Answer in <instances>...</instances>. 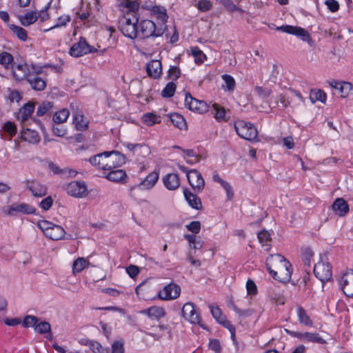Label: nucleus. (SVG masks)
<instances>
[{
	"label": "nucleus",
	"mask_w": 353,
	"mask_h": 353,
	"mask_svg": "<svg viewBox=\"0 0 353 353\" xmlns=\"http://www.w3.org/2000/svg\"><path fill=\"white\" fill-rule=\"evenodd\" d=\"M26 188L35 197H42L47 194L46 187L39 182L26 181Z\"/></svg>",
	"instance_id": "obj_20"
},
{
	"label": "nucleus",
	"mask_w": 353,
	"mask_h": 353,
	"mask_svg": "<svg viewBox=\"0 0 353 353\" xmlns=\"http://www.w3.org/2000/svg\"><path fill=\"white\" fill-rule=\"evenodd\" d=\"M220 185L225 190L228 199H229V200L232 199L234 196V192H233V189H232V187L231 186V185L224 180H222L220 182Z\"/></svg>",
	"instance_id": "obj_56"
},
{
	"label": "nucleus",
	"mask_w": 353,
	"mask_h": 353,
	"mask_svg": "<svg viewBox=\"0 0 353 353\" xmlns=\"http://www.w3.org/2000/svg\"><path fill=\"white\" fill-rule=\"evenodd\" d=\"M139 14L123 15L119 19V28L123 34L130 39H134L138 37V21Z\"/></svg>",
	"instance_id": "obj_3"
},
{
	"label": "nucleus",
	"mask_w": 353,
	"mask_h": 353,
	"mask_svg": "<svg viewBox=\"0 0 353 353\" xmlns=\"http://www.w3.org/2000/svg\"><path fill=\"white\" fill-rule=\"evenodd\" d=\"M187 228L189 231H191L194 234H198L201 230V223L197 221H192L189 225H187Z\"/></svg>",
	"instance_id": "obj_63"
},
{
	"label": "nucleus",
	"mask_w": 353,
	"mask_h": 353,
	"mask_svg": "<svg viewBox=\"0 0 353 353\" xmlns=\"http://www.w3.org/2000/svg\"><path fill=\"white\" fill-rule=\"evenodd\" d=\"M334 212L339 216H345L349 212V205L343 198L336 199L332 205Z\"/></svg>",
	"instance_id": "obj_22"
},
{
	"label": "nucleus",
	"mask_w": 353,
	"mask_h": 353,
	"mask_svg": "<svg viewBox=\"0 0 353 353\" xmlns=\"http://www.w3.org/2000/svg\"><path fill=\"white\" fill-rule=\"evenodd\" d=\"M229 12L238 11L240 13H244L245 11L238 8L232 0H225L222 4Z\"/></svg>",
	"instance_id": "obj_53"
},
{
	"label": "nucleus",
	"mask_w": 353,
	"mask_h": 353,
	"mask_svg": "<svg viewBox=\"0 0 353 353\" xmlns=\"http://www.w3.org/2000/svg\"><path fill=\"white\" fill-rule=\"evenodd\" d=\"M54 106V103L50 101H43L38 107L37 110V115L43 117L45 114L50 113Z\"/></svg>",
	"instance_id": "obj_35"
},
{
	"label": "nucleus",
	"mask_w": 353,
	"mask_h": 353,
	"mask_svg": "<svg viewBox=\"0 0 353 353\" xmlns=\"http://www.w3.org/2000/svg\"><path fill=\"white\" fill-rule=\"evenodd\" d=\"M73 123L78 130H85L88 128V121L84 118L81 111L73 112Z\"/></svg>",
	"instance_id": "obj_25"
},
{
	"label": "nucleus",
	"mask_w": 353,
	"mask_h": 353,
	"mask_svg": "<svg viewBox=\"0 0 353 353\" xmlns=\"http://www.w3.org/2000/svg\"><path fill=\"white\" fill-rule=\"evenodd\" d=\"M126 147L134 154L145 156L149 154V148L145 144L127 143Z\"/></svg>",
	"instance_id": "obj_32"
},
{
	"label": "nucleus",
	"mask_w": 353,
	"mask_h": 353,
	"mask_svg": "<svg viewBox=\"0 0 353 353\" xmlns=\"http://www.w3.org/2000/svg\"><path fill=\"white\" fill-rule=\"evenodd\" d=\"M27 81L29 83L31 88L37 91H42L46 87V81L38 76H30L28 77Z\"/></svg>",
	"instance_id": "obj_31"
},
{
	"label": "nucleus",
	"mask_w": 353,
	"mask_h": 353,
	"mask_svg": "<svg viewBox=\"0 0 353 353\" xmlns=\"http://www.w3.org/2000/svg\"><path fill=\"white\" fill-rule=\"evenodd\" d=\"M185 105L190 110L203 114L208 110V105L203 101H199L193 98L190 93H186Z\"/></svg>",
	"instance_id": "obj_13"
},
{
	"label": "nucleus",
	"mask_w": 353,
	"mask_h": 353,
	"mask_svg": "<svg viewBox=\"0 0 353 353\" xmlns=\"http://www.w3.org/2000/svg\"><path fill=\"white\" fill-rule=\"evenodd\" d=\"M165 186L170 190H174L180 185V179L178 174L174 173L168 174L163 178Z\"/></svg>",
	"instance_id": "obj_23"
},
{
	"label": "nucleus",
	"mask_w": 353,
	"mask_h": 353,
	"mask_svg": "<svg viewBox=\"0 0 353 353\" xmlns=\"http://www.w3.org/2000/svg\"><path fill=\"white\" fill-rule=\"evenodd\" d=\"M305 341L314 343L325 344L327 342L320 335L316 333L305 332Z\"/></svg>",
	"instance_id": "obj_40"
},
{
	"label": "nucleus",
	"mask_w": 353,
	"mask_h": 353,
	"mask_svg": "<svg viewBox=\"0 0 353 353\" xmlns=\"http://www.w3.org/2000/svg\"><path fill=\"white\" fill-rule=\"evenodd\" d=\"M13 62V57L7 52L0 53V64L8 69Z\"/></svg>",
	"instance_id": "obj_42"
},
{
	"label": "nucleus",
	"mask_w": 353,
	"mask_h": 353,
	"mask_svg": "<svg viewBox=\"0 0 353 353\" xmlns=\"http://www.w3.org/2000/svg\"><path fill=\"white\" fill-rule=\"evenodd\" d=\"M234 128L237 134L244 139L254 141L257 137L258 132L251 123L239 120L235 122Z\"/></svg>",
	"instance_id": "obj_6"
},
{
	"label": "nucleus",
	"mask_w": 353,
	"mask_h": 353,
	"mask_svg": "<svg viewBox=\"0 0 353 353\" xmlns=\"http://www.w3.org/2000/svg\"><path fill=\"white\" fill-rule=\"evenodd\" d=\"M28 70L29 72V76L35 77L42 72L43 68L34 64H30L28 65Z\"/></svg>",
	"instance_id": "obj_57"
},
{
	"label": "nucleus",
	"mask_w": 353,
	"mask_h": 353,
	"mask_svg": "<svg viewBox=\"0 0 353 353\" xmlns=\"http://www.w3.org/2000/svg\"><path fill=\"white\" fill-rule=\"evenodd\" d=\"M191 50L195 62L196 63H202L206 58L205 54L198 47L192 48Z\"/></svg>",
	"instance_id": "obj_48"
},
{
	"label": "nucleus",
	"mask_w": 353,
	"mask_h": 353,
	"mask_svg": "<svg viewBox=\"0 0 353 353\" xmlns=\"http://www.w3.org/2000/svg\"><path fill=\"white\" fill-rule=\"evenodd\" d=\"M222 79L225 83V85L223 87L229 91L234 90L235 88V81L234 78L229 74H223L222 75Z\"/></svg>",
	"instance_id": "obj_47"
},
{
	"label": "nucleus",
	"mask_w": 353,
	"mask_h": 353,
	"mask_svg": "<svg viewBox=\"0 0 353 353\" xmlns=\"http://www.w3.org/2000/svg\"><path fill=\"white\" fill-rule=\"evenodd\" d=\"M11 30L13 31L14 34L17 36V37L22 40L26 41L27 39V32L26 30L19 26L12 25L10 27Z\"/></svg>",
	"instance_id": "obj_49"
},
{
	"label": "nucleus",
	"mask_w": 353,
	"mask_h": 353,
	"mask_svg": "<svg viewBox=\"0 0 353 353\" xmlns=\"http://www.w3.org/2000/svg\"><path fill=\"white\" fill-rule=\"evenodd\" d=\"M38 323L37 317L32 315H27L25 316L22 325L24 327H34Z\"/></svg>",
	"instance_id": "obj_51"
},
{
	"label": "nucleus",
	"mask_w": 353,
	"mask_h": 353,
	"mask_svg": "<svg viewBox=\"0 0 353 353\" xmlns=\"http://www.w3.org/2000/svg\"><path fill=\"white\" fill-rule=\"evenodd\" d=\"M164 32V28L157 25L151 20L143 19L138 23V39H143L150 37H158Z\"/></svg>",
	"instance_id": "obj_4"
},
{
	"label": "nucleus",
	"mask_w": 353,
	"mask_h": 353,
	"mask_svg": "<svg viewBox=\"0 0 353 353\" xmlns=\"http://www.w3.org/2000/svg\"><path fill=\"white\" fill-rule=\"evenodd\" d=\"M19 20L24 26H28L37 20V13L33 11L28 12L23 16H20Z\"/></svg>",
	"instance_id": "obj_33"
},
{
	"label": "nucleus",
	"mask_w": 353,
	"mask_h": 353,
	"mask_svg": "<svg viewBox=\"0 0 353 353\" xmlns=\"http://www.w3.org/2000/svg\"><path fill=\"white\" fill-rule=\"evenodd\" d=\"M36 209L32 205L25 203H14L8 207L6 214L10 216H15L19 213L24 214H32Z\"/></svg>",
	"instance_id": "obj_11"
},
{
	"label": "nucleus",
	"mask_w": 353,
	"mask_h": 353,
	"mask_svg": "<svg viewBox=\"0 0 353 353\" xmlns=\"http://www.w3.org/2000/svg\"><path fill=\"white\" fill-rule=\"evenodd\" d=\"M343 293L349 297H353V270L345 272L339 281Z\"/></svg>",
	"instance_id": "obj_16"
},
{
	"label": "nucleus",
	"mask_w": 353,
	"mask_h": 353,
	"mask_svg": "<svg viewBox=\"0 0 353 353\" xmlns=\"http://www.w3.org/2000/svg\"><path fill=\"white\" fill-rule=\"evenodd\" d=\"M352 89V85L349 82H341V85L338 88L339 94L341 97L345 98L347 97Z\"/></svg>",
	"instance_id": "obj_43"
},
{
	"label": "nucleus",
	"mask_w": 353,
	"mask_h": 353,
	"mask_svg": "<svg viewBox=\"0 0 353 353\" xmlns=\"http://www.w3.org/2000/svg\"><path fill=\"white\" fill-rule=\"evenodd\" d=\"M176 88V86L174 83L169 82L161 92L162 97L165 98L172 97L175 92Z\"/></svg>",
	"instance_id": "obj_45"
},
{
	"label": "nucleus",
	"mask_w": 353,
	"mask_h": 353,
	"mask_svg": "<svg viewBox=\"0 0 353 353\" xmlns=\"http://www.w3.org/2000/svg\"><path fill=\"white\" fill-rule=\"evenodd\" d=\"M52 203H53V200H52V197L48 196V197L45 198L44 199H43L39 203V206L44 210H48L51 208Z\"/></svg>",
	"instance_id": "obj_64"
},
{
	"label": "nucleus",
	"mask_w": 353,
	"mask_h": 353,
	"mask_svg": "<svg viewBox=\"0 0 353 353\" xmlns=\"http://www.w3.org/2000/svg\"><path fill=\"white\" fill-rule=\"evenodd\" d=\"M146 72L148 75L154 79H158L162 74V64L159 60H151L147 63Z\"/></svg>",
	"instance_id": "obj_18"
},
{
	"label": "nucleus",
	"mask_w": 353,
	"mask_h": 353,
	"mask_svg": "<svg viewBox=\"0 0 353 353\" xmlns=\"http://www.w3.org/2000/svg\"><path fill=\"white\" fill-rule=\"evenodd\" d=\"M181 313L185 319L190 321L191 323L198 324L202 326L201 324V317L196 312L194 305L192 302H188L184 304Z\"/></svg>",
	"instance_id": "obj_14"
},
{
	"label": "nucleus",
	"mask_w": 353,
	"mask_h": 353,
	"mask_svg": "<svg viewBox=\"0 0 353 353\" xmlns=\"http://www.w3.org/2000/svg\"><path fill=\"white\" fill-rule=\"evenodd\" d=\"M142 121L148 126H152L155 123H159L161 122L160 117L150 112L143 114L142 117Z\"/></svg>",
	"instance_id": "obj_39"
},
{
	"label": "nucleus",
	"mask_w": 353,
	"mask_h": 353,
	"mask_svg": "<svg viewBox=\"0 0 353 353\" xmlns=\"http://www.w3.org/2000/svg\"><path fill=\"white\" fill-rule=\"evenodd\" d=\"M34 330L39 334H46L51 331V325L47 321H41L37 323Z\"/></svg>",
	"instance_id": "obj_46"
},
{
	"label": "nucleus",
	"mask_w": 353,
	"mask_h": 353,
	"mask_svg": "<svg viewBox=\"0 0 353 353\" xmlns=\"http://www.w3.org/2000/svg\"><path fill=\"white\" fill-rule=\"evenodd\" d=\"M158 179L159 173L155 171L152 172L139 183V188L141 190H150L155 185Z\"/></svg>",
	"instance_id": "obj_24"
},
{
	"label": "nucleus",
	"mask_w": 353,
	"mask_h": 353,
	"mask_svg": "<svg viewBox=\"0 0 353 353\" xmlns=\"http://www.w3.org/2000/svg\"><path fill=\"white\" fill-rule=\"evenodd\" d=\"M314 274L322 283H325L332 278V268L329 263L319 261L314 267Z\"/></svg>",
	"instance_id": "obj_8"
},
{
	"label": "nucleus",
	"mask_w": 353,
	"mask_h": 353,
	"mask_svg": "<svg viewBox=\"0 0 353 353\" xmlns=\"http://www.w3.org/2000/svg\"><path fill=\"white\" fill-rule=\"evenodd\" d=\"M70 112L68 109L63 108L55 112L53 117V121L55 124L64 123L68 119Z\"/></svg>",
	"instance_id": "obj_36"
},
{
	"label": "nucleus",
	"mask_w": 353,
	"mask_h": 353,
	"mask_svg": "<svg viewBox=\"0 0 353 353\" xmlns=\"http://www.w3.org/2000/svg\"><path fill=\"white\" fill-rule=\"evenodd\" d=\"M301 254L304 264L310 267L311 259L314 255L312 250L310 248H303L301 249Z\"/></svg>",
	"instance_id": "obj_44"
},
{
	"label": "nucleus",
	"mask_w": 353,
	"mask_h": 353,
	"mask_svg": "<svg viewBox=\"0 0 353 353\" xmlns=\"http://www.w3.org/2000/svg\"><path fill=\"white\" fill-rule=\"evenodd\" d=\"M188 181L195 192H201L205 186V181L201 174L196 170L188 172Z\"/></svg>",
	"instance_id": "obj_12"
},
{
	"label": "nucleus",
	"mask_w": 353,
	"mask_h": 353,
	"mask_svg": "<svg viewBox=\"0 0 353 353\" xmlns=\"http://www.w3.org/2000/svg\"><path fill=\"white\" fill-rule=\"evenodd\" d=\"M12 75L16 80L21 81L23 79L28 80L29 72L28 70V64L12 65Z\"/></svg>",
	"instance_id": "obj_21"
},
{
	"label": "nucleus",
	"mask_w": 353,
	"mask_h": 353,
	"mask_svg": "<svg viewBox=\"0 0 353 353\" xmlns=\"http://www.w3.org/2000/svg\"><path fill=\"white\" fill-rule=\"evenodd\" d=\"M266 267L275 280L285 282L291 277V264L281 254H272L266 259Z\"/></svg>",
	"instance_id": "obj_1"
},
{
	"label": "nucleus",
	"mask_w": 353,
	"mask_h": 353,
	"mask_svg": "<svg viewBox=\"0 0 353 353\" xmlns=\"http://www.w3.org/2000/svg\"><path fill=\"white\" fill-rule=\"evenodd\" d=\"M258 239L263 245H265L270 240V234L267 230H263L258 233Z\"/></svg>",
	"instance_id": "obj_59"
},
{
	"label": "nucleus",
	"mask_w": 353,
	"mask_h": 353,
	"mask_svg": "<svg viewBox=\"0 0 353 353\" xmlns=\"http://www.w3.org/2000/svg\"><path fill=\"white\" fill-rule=\"evenodd\" d=\"M21 137L25 141L32 143H37L40 141L38 132L29 128H23L22 130Z\"/></svg>",
	"instance_id": "obj_29"
},
{
	"label": "nucleus",
	"mask_w": 353,
	"mask_h": 353,
	"mask_svg": "<svg viewBox=\"0 0 353 353\" xmlns=\"http://www.w3.org/2000/svg\"><path fill=\"white\" fill-rule=\"evenodd\" d=\"M108 353H124L123 343L120 341H114L112 345V350Z\"/></svg>",
	"instance_id": "obj_55"
},
{
	"label": "nucleus",
	"mask_w": 353,
	"mask_h": 353,
	"mask_svg": "<svg viewBox=\"0 0 353 353\" xmlns=\"http://www.w3.org/2000/svg\"><path fill=\"white\" fill-rule=\"evenodd\" d=\"M180 294V286L176 283H170L159 292L158 296L162 300L169 301L177 299Z\"/></svg>",
	"instance_id": "obj_9"
},
{
	"label": "nucleus",
	"mask_w": 353,
	"mask_h": 353,
	"mask_svg": "<svg viewBox=\"0 0 353 353\" xmlns=\"http://www.w3.org/2000/svg\"><path fill=\"white\" fill-rule=\"evenodd\" d=\"M276 29L279 30H281L283 32H286L288 34L296 35V36L300 37L303 41H307L309 43L312 41L310 36L309 33L307 32V31H306L305 29H303L301 27L285 25V26H281L280 27H277Z\"/></svg>",
	"instance_id": "obj_15"
},
{
	"label": "nucleus",
	"mask_w": 353,
	"mask_h": 353,
	"mask_svg": "<svg viewBox=\"0 0 353 353\" xmlns=\"http://www.w3.org/2000/svg\"><path fill=\"white\" fill-rule=\"evenodd\" d=\"M37 226L48 238L53 241L61 239L65 234L64 229L61 226L55 225L46 220L39 221Z\"/></svg>",
	"instance_id": "obj_5"
},
{
	"label": "nucleus",
	"mask_w": 353,
	"mask_h": 353,
	"mask_svg": "<svg viewBox=\"0 0 353 353\" xmlns=\"http://www.w3.org/2000/svg\"><path fill=\"white\" fill-rule=\"evenodd\" d=\"M90 347L94 353H108L109 352V348L102 347V345L97 341L90 342Z\"/></svg>",
	"instance_id": "obj_50"
},
{
	"label": "nucleus",
	"mask_w": 353,
	"mask_h": 353,
	"mask_svg": "<svg viewBox=\"0 0 353 353\" xmlns=\"http://www.w3.org/2000/svg\"><path fill=\"white\" fill-rule=\"evenodd\" d=\"M254 92L262 99L268 98L272 94L271 89L261 86H256L254 88Z\"/></svg>",
	"instance_id": "obj_52"
},
{
	"label": "nucleus",
	"mask_w": 353,
	"mask_h": 353,
	"mask_svg": "<svg viewBox=\"0 0 353 353\" xmlns=\"http://www.w3.org/2000/svg\"><path fill=\"white\" fill-rule=\"evenodd\" d=\"M181 74L180 69L176 66H171L168 71V77L172 80H176Z\"/></svg>",
	"instance_id": "obj_60"
},
{
	"label": "nucleus",
	"mask_w": 353,
	"mask_h": 353,
	"mask_svg": "<svg viewBox=\"0 0 353 353\" xmlns=\"http://www.w3.org/2000/svg\"><path fill=\"white\" fill-rule=\"evenodd\" d=\"M212 3L208 0H201L198 3L197 8L201 12H206L212 8Z\"/></svg>",
	"instance_id": "obj_58"
},
{
	"label": "nucleus",
	"mask_w": 353,
	"mask_h": 353,
	"mask_svg": "<svg viewBox=\"0 0 353 353\" xmlns=\"http://www.w3.org/2000/svg\"><path fill=\"white\" fill-rule=\"evenodd\" d=\"M3 129L11 137L14 135L17 132V128L15 125L11 121H7L4 125Z\"/></svg>",
	"instance_id": "obj_62"
},
{
	"label": "nucleus",
	"mask_w": 353,
	"mask_h": 353,
	"mask_svg": "<svg viewBox=\"0 0 353 353\" xmlns=\"http://www.w3.org/2000/svg\"><path fill=\"white\" fill-rule=\"evenodd\" d=\"M141 3V0H122L119 6L123 8V12H125V15H130L132 17L133 14H139L138 10Z\"/></svg>",
	"instance_id": "obj_17"
},
{
	"label": "nucleus",
	"mask_w": 353,
	"mask_h": 353,
	"mask_svg": "<svg viewBox=\"0 0 353 353\" xmlns=\"http://www.w3.org/2000/svg\"><path fill=\"white\" fill-rule=\"evenodd\" d=\"M141 313L147 314L150 318L159 319L165 315V310L161 307L152 306L141 311Z\"/></svg>",
	"instance_id": "obj_28"
},
{
	"label": "nucleus",
	"mask_w": 353,
	"mask_h": 353,
	"mask_svg": "<svg viewBox=\"0 0 353 353\" xmlns=\"http://www.w3.org/2000/svg\"><path fill=\"white\" fill-rule=\"evenodd\" d=\"M278 101L281 102L282 106L285 108L288 107L291 103V99L290 97L283 94H281L276 97V103H278Z\"/></svg>",
	"instance_id": "obj_61"
},
{
	"label": "nucleus",
	"mask_w": 353,
	"mask_h": 353,
	"mask_svg": "<svg viewBox=\"0 0 353 353\" xmlns=\"http://www.w3.org/2000/svg\"><path fill=\"white\" fill-rule=\"evenodd\" d=\"M170 121L173 123L174 126L179 129H182L185 126V121L183 116L178 113L171 114L170 115Z\"/></svg>",
	"instance_id": "obj_41"
},
{
	"label": "nucleus",
	"mask_w": 353,
	"mask_h": 353,
	"mask_svg": "<svg viewBox=\"0 0 353 353\" xmlns=\"http://www.w3.org/2000/svg\"><path fill=\"white\" fill-rule=\"evenodd\" d=\"M297 315L300 323L306 326H312V321L310 316L307 314L306 311L302 307H299L297 308Z\"/></svg>",
	"instance_id": "obj_34"
},
{
	"label": "nucleus",
	"mask_w": 353,
	"mask_h": 353,
	"mask_svg": "<svg viewBox=\"0 0 353 353\" xmlns=\"http://www.w3.org/2000/svg\"><path fill=\"white\" fill-rule=\"evenodd\" d=\"M105 178L113 182L125 183L127 174L123 170H111L105 176Z\"/></svg>",
	"instance_id": "obj_26"
},
{
	"label": "nucleus",
	"mask_w": 353,
	"mask_h": 353,
	"mask_svg": "<svg viewBox=\"0 0 353 353\" xmlns=\"http://www.w3.org/2000/svg\"><path fill=\"white\" fill-rule=\"evenodd\" d=\"M310 99L312 103L316 101L325 103L326 101V94L321 90H312L310 94Z\"/></svg>",
	"instance_id": "obj_37"
},
{
	"label": "nucleus",
	"mask_w": 353,
	"mask_h": 353,
	"mask_svg": "<svg viewBox=\"0 0 353 353\" xmlns=\"http://www.w3.org/2000/svg\"><path fill=\"white\" fill-rule=\"evenodd\" d=\"M96 51L90 46L84 38H81L80 40L72 46L70 49V54L74 57H79L90 52Z\"/></svg>",
	"instance_id": "obj_10"
},
{
	"label": "nucleus",
	"mask_w": 353,
	"mask_h": 353,
	"mask_svg": "<svg viewBox=\"0 0 353 353\" xmlns=\"http://www.w3.org/2000/svg\"><path fill=\"white\" fill-rule=\"evenodd\" d=\"M89 162L103 170H111L125 162V157L118 151L104 152L91 157Z\"/></svg>",
	"instance_id": "obj_2"
},
{
	"label": "nucleus",
	"mask_w": 353,
	"mask_h": 353,
	"mask_svg": "<svg viewBox=\"0 0 353 353\" xmlns=\"http://www.w3.org/2000/svg\"><path fill=\"white\" fill-rule=\"evenodd\" d=\"M89 261L83 257L77 258L74 262L72 265V270L74 273L81 272L87 265Z\"/></svg>",
	"instance_id": "obj_38"
},
{
	"label": "nucleus",
	"mask_w": 353,
	"mask_h": 353,
	"mask_svg": "<svg viewBox=\"0 0 353 353\" xmlns=\"http://www.w3.org/2000/svg\"><path fill=\"white\" fill-rule=\"evenodd\" d=\"M35 108L34 102L29 101L23 105L17 114V119L21 123H25L32 117Z\"/></svg>",
	"instance_id": "obj_19"
},
{
	"label": "nucleus",
	"mask_w": 353,
	"mask_h": 353,
	"mask_svg": "<svg viewBox=\"0 0 353 353\" xmlns=\"http://www.w3.org/2000/svg\"><path fill=\"white\" fill-rule=\"evenodd\" d=\"M210 312L213 317L216 319L217 322H220L223 320L225 316L222 314L221 310L218 307H214L210 305Z\"/></svg>",
	"instance_id": "obj_54"
},
{
	"label": "nucleus",
	"mask_w": 353,
	"mask_h": 353,
	"mask_svg": "<svg viewBox=\"0 0 353 353\" xmlns=\"http://www.w3.org/2000/svg\"><path fill=\"white\" fill-rule=\"evenodd\" d=\"M65 190L69 195L76 198H83L88 194V187L84 181H72L67 185Z\"/></svg>",
	"instance_id": "obj_7"
},
{
	"label": "nucleus",
	"mask_w": 353,
	"mask_h": 353,
	"mask_svg": "<svg viewBox=\"0 0 353 353\" xmlns=\"http://www.w3.org/2000/svg\"><path fill=\"white\" fill-rule=\"evenodd\" d=\"M183 194L185 200L192 208L199 210L201 208L202 203L201 199L196 194H193L188 189L183 190Z\"/></svg>",
	"instance_id": "obj_27"
},
{
	"label": "nucleus",
	"mask_w": 353,
	"mask_h": 353,
	"mask_svg": "<svg viewBox=\"0 0 353 353\" xmlns=\"http://www.w3.org/2000/svg\"><path fill=\"white\" fill-rule=\"evenodd\" d=\"M151 15L154 16L163 25H165L168 18L166 9L163 6H154V8L152 9V12H151Z\"/></svg>",
	"instance_id": "obj_30"
}]
</instances>
